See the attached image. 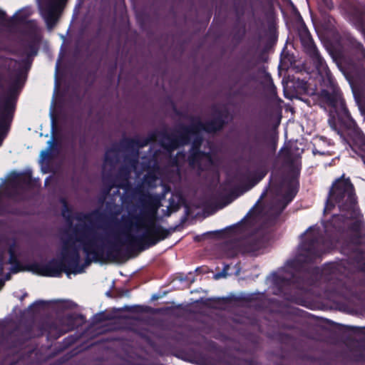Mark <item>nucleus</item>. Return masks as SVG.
Returning a JSON list of instances; mask_svg holds the SVG:
<instances>
[{"instance_id":"obj_1","label":"nucleus","mask_w":365,"mask_h":365,"mask_svg":"<svg viewBox=\"0 0 365 365\" xmlns=\"http://www.w3.org/2000/svg\"><path fill=\"white\" fill-rule=\"evenodd\" d=\"M305 235L299 246V254L297 259L287 261V265L295 272L289 274L288 277L274 275V284L277 289V294L282 295L286 300L294 302V296L289 292L292 287L302 289L304 286L312 285L314 281L307 277L308 273L299 271L302 263L310 264L320 259L325 252V237L319 228L309 227L303 234Z\"/></svg>"},{"instance_id":"obj_2","label":"nucleus","mask_w":365,"mask_h":365,"mask_svg":"<svg viewBox=\"0 0 365 365\" xmlns=\"http://www.w3.org/2000/svg\"><path fill=\"white\" fill-rule=\"evenodd\" d=\"M138 204L140 215L126 220L124 222L125 227L135 226L136 228H145L140 235H126V243L130 251L142 252L155 246L159 242L168 238L171 232L155 222L158 209L160 207V199L158 195L149 192L138 190Z\"/></svg>"},{"instance_id":"obj_3","label":"nucleus","mask_w":365,"mask_h":365,"mask_svg":"<svg viewBox=\"0 0 365 365\" xmlns=\"http://www.w3.org/2000/svg\"><path fill=\"white\" fill-rule=\"evenodd\" d=\"M301 43L304 52L312 59L319 73L324 72V88L318 93V101L322 106H328L339 110L341 116V123L347 129H355L356 123L353 119L346 108L342 92L333 77L324 58L319 53L314 40L307 27L302 29L299 33Z\"/></svg>"},{"instance_id":"obj_4","label":"nucleus","mask_w":365,"mask_h":365,"mask_svg":"<svg viewBox=\"0 0 365 365\" xmlns=\"http://www.w3.org/2000/svg\"><path fill=\"white\" fill-rule=\"evenodd\" d=\"M217 115L212 119L202 122L199 117H191L192 123L188 125H181L178 133H170L168 130H163L160 134L168 140L161 141V147L168 153H171L181 146L188 145L192 137H194L190 151L203 152L201 150L203 138L201 131L207 133H216L222 130L226 125L225 118L228 115V110H215Z\"/></svg>"},{"instance_id":"obj_5","label":"nucleus","mask_w":365,"mask_h":365,"mask_svg":"<svg viewBox=\"0 0 365 365\" xmlns=\"http://www.w3.org/2000/svg\"><path fill=\"white\" fill-rule=\"evenodd\" d=\"M79 250L70 240L63 241L59 259L53 258L46 264L32 263L34 273L43 277H60L64 272L68 277L71 274H78L84 272V266L80 265Z\"/></svg>"},{"instance_id":"obj_6","label":"nucleus","mask_w":365,"mask_h":365,"mask_svg":"<svg viewBox=\"0 0 365 365\" xmlns=\"http://www.w3.org/2000/svg\"><path fill=\"white\" fill-rule=\"evenodd\" d=\"M278 143V135L268 129H257L248 134L245 150L249 154V160L260 170H265L274 158Z\"/></svg>"},{"instance_id":"obj_7","label":"nucleus","mask_w":365,"mask_h":365,"mask_svg":"<svg viewBox=\"0 0 365 365\" xmlns=\"http://www.w3.org/2000/svg\"><path fill=\"white\" fill-rule=\"evenodd\" d=\"M68 240L74 245L75 242L80 244L86 257L84 264H82L84 268L92 262H103V245L98 242L103 238L94 233L92 226L87 224L75 225L72 227L71 234Z\"/></svg>"},{"instance_id":"obj_8","label":"nucleus","mask_w":365,"mask_h":365,"mask_svg":"<svg viewBox=\"0 0 365 365\" xmlns=\"http://www.w3.org/2000/svg\"><path fill=\"white\" fill-rule=\"evenodd\" d=\"M356 196L351 180L344 175L337 178L329 191L324 211L331 210L337 205L341 211L350 212L354 210Z\"/></svg>"},{"instance_id":"obj_9","label":"nucleus","mask_w":365,"mask_h":365,"mask_svg":"<svg viewBox=\"0 0 365 365\" xmlns=\"http://www.w3.org/2000/svg\"><path fill=\"white\" fill-rule=\"evenodd\" d=\"M85 322L81 314H68L58 320L45 321L40 327L41 335H46L48 339H58L69 331H72Z\"/></svg>"},{"instance_id":"obj_10","label":"nucleus","mask_w":365,"mask_h":365,"mask_svg":"<svg viewBox=\"0 0 365 365\" xmlns=\"http://www.w3.org/2000/svg\"><path fill=\"white\" fill-rule=\"evenodd\" d=\"M17 97L13 86L8 91L3 103L0 106V145L8 133L16 110Z\"/></svg>"},{"instance_id":"obj_11","label":"nucleus","mask_w":365,"mask_h":365,"mask_svg":"<svg viewBox=\"0 0 365 365\" xmlns=\"http://www.w3.org/2000/svg\"><path fill=\"white\" fill-rule=\"evenodd\" d=\"M96 235L100 236L103 240L98 241L99 243L103 245V262L107 260L114 261L118 259L122 256V246L125 245L127 246V252L129 256H131L135 251H130L128 249V245L126 243V239L125 241H121L117 237H114V240H109L108 237L110 235L108 232L105 235L98 234L94 231ZM128 233H125V235Z\"/></svg>"},{"instance_id":"obj_12","label":"nucleus","mask_w":365,"mask_h":365,"mask_svg":"<svg viewBox=\"0 0 365 365\" xmlns=\"http://www.w3.org/2000/svg\"><path fill=\"white\" fill-rule=\"evenodd\" d=\"M282 185L285 187L284 192L282 198L275 203V207L279 209V214L283 212L297 195L299 191V182L296 175H292L283 180Z\"/></svg>"},{"instance_id":"obj_13","label":"nucleus","mask_w":365,"mask_h":365,"mask_svg":"<svg viewBox=\"0 0 365 365\" xmlns=\"http://www.w3.org/2000/svg\"><path fill=\"white\" fill-rule=\"evenodd\" d=\"M61 0H47L41 8V14L48 29H53L61 14L63 6Z\"/></svg>"},{"instance_id":"obj_14","label":"nucleus","mask_w":365,"mask_h":365,"mask_svg":"<svg viewBox=\"0 0 365 365\" xmlns=\"http://www.w3.org/2000/svg\"><path fill=\"white\" fill-rule=\"evenodd\" d=\"M75 219L78 221L86 220L91 225H94L96 223L103 224L105 225H108L109 224H118V221L115 217H108L105 212L101 211L99 209L93 210L88 213L77 212L75 216Z\"/></svg>"},{"instance_id":"obj_15","label":"nucleus","mask_w":365,"mask_h":365,"mask_svg":"<svg viewBox=\"0 0 365 365\" xmlns=\"http://www.w3.org/2000/svg\"><path fill=\"white\" fill-rule=\"evenodd\" d=\"M349 18L351 24L365 38V6L358 4L351 7L349 11Z\"/></svg>"},{"instance_id":"obj_16","label":"nucleus","mask_w":365,"mask_h":365,"mask_svg":"<svg viewBox=\"0 0 365 365\" xmlns=\"http://www.w3.org/2000/svg\"><path fill=\"white\" fill-rule=\"evenodd\" d=\"M149 144L146 138H123L120 141V145L123 150L131 151L136 155L138 153L140 148H143Z\"/></svg>"},{"instance_id":"obj_17","label":"nucleus","mask_w":365,"mask_h":365,"mask_svg":"<svg viewBox=\"0 0 365 365\" xmlns=\"http://www.w3.org/2000/svg\"><path fill=\"white\" fill-rule=\"evenodd\" d=\"M266 18L268 26L267 33L266 34L267 44L271 46L276 43L278 38L274 9L271 8L266 13Z\"/></svg>"},{"instance_id":"obj_18","label":"nucleus","mask_w":365,"mask_h":365,"mask_svg":"<svg viewBox=\"0 0 365 365\" xmlns=\"http://www.w3.org/2000/svg\"><path fill=\"white\" fill-rule=\"evenodd\" d=\"M364 228V225L360 220H355L349 225L348 230L351 232L349 235L351 243L355 245H362L365 237Z\"/></svg>"},{"instance_id":"obj_19","label":"nucleus","mask_w":365,"mask_h":365,"mask_svg":"<svg viewBox=\"0 0 365 365\" xmlns=\"http://www.w3.org/2000/svg\"><path fill=\"white\" fill-rule=\"evenodd\" d=\"M199 361L201 365H230L228 358L221 353L201 355Z\"/></svg>"},{"instance_id":"obj_20","label":"nucleus","mask_w":365,"mask_h":365,"mask_svg":"<svg viewBox=\"0 0 365 365\" xmlns=\"http://www.w3.org/2000/svg\"><path fill=\"white\" fill-rule=\"evenodd\" d=\"M255 67V64L250 61H248L242 68L240 71L239 75L237 77L236 83H242V86L245 87L249 83L255 80V76L250 73V71Z\"/></svg>"},{"instance_id":"obj_21","label":"nucleus","mask_w":365,"mask_h":365,"mask_svg":"<svg viewBox=\"0 0 365 365\" xmlns=\"http://www.w3.org/2000/svg\"><path fill=\"white\" fill-rule=\"evenodd\" d=\"M159 166L157 164H155L153 167L150 168L143 177V185H146L148 188H155L157 186V181L159 179L156 173L159 171Z\"/></svg>"},{"instance_id":"obj_22","label":"nucleus","mask_w":365,"mask_h":365,"mask_svg":"<svg viewBox=\"0 0 365 365\" xmlns=\"http://www.w3.org/2000/svg\"><path fill=\"white\" fill-rule=\"evenodd\" d=\"M211 155L207 152L190 151L187 157V163L190 167L195 168L201 167V162L204 158H210Z\"/></svg>"},{"instance_id":"obj_23","label":"nucleus","mask_w":365,"mask_h":365,"mask_svg":"<svg viewBox=\"0 0 365 365\" xmlns=\"http://www.w3.org/2000/svg\"><path fill=\"white\" fill-rule=\"evenodd\" d=\"M123 150L119 144H114L105 153V163L113 166L118 161V152Z\"/></svg>"},{"instance_id":"obj_24","label":"nucleus","mask_w":365,"mask_h":365,"mask_svg":"<svg viewBox=\"0 0 365 365\" xmlns=\"http://www.w3.org/2000/svg\"><path fill=\"white\" fill-rule=\"evenodd\" d=\"M164 308L160 309H153L148 306H143V305H133V306H125L123 307V310L133 312V313H160ZM165 309H168V307L165 308Z\"/></svg>"},{"instance_id":"obj_25","label":"nucleus","mask_w":365,"mask_h":365,"mask_svg":"<svg viewBox=\"0 0 365 365\" xmlns=\"http://www.w3.org/2000/svg\"><path fill=\"white\" fill-rule=\"evenodd\" d=\"M60 202L62 204L61 215L71 225L74 218L72 207L68 204L66 198L61 197Z\"/></svg>"},{"instance_id":"obj_26","label":"nucleus","mask_w":365,"mask_h":365,"mask_svg":"<svg viewBox=\"0 0 365 365\" xmlns=\"http://www.w3.org/2000/svg\"><path fill=\"white\" fill-rule=\"evenodd\" d=\"M262 247V240L257 237H250L244 242L245 251L246 252H255Z\"/></svg>"},{"instance_id":"obj_27","label":"nucleus","mask_w":365,"mask_h":365,"mask_svg":"<svg viewBox=\"0 0 365 365\" xmlns=\"http://www.w3.org/2000/svg\"><path fill=\"white\" fill-rule=\"evenodd\" d=\"M23 212L21 209L11 206L9 203H5L0 200V216H5L6 215H22Z\"/></svg>"},{"instance_id":"obj_28","label":"nucleus","mask_w":365,"mask_h":365,"mask_svg":"<svg viewBox=\"0 0 365 365\" xmlns=\"http://www.w3.org/2000/svg\"><path fill=\"white\" fill-rule=\"evenodd\" d=\"M31 173L24 172L21 173H16L14 178V181L17 185H30L31 183Z\"/></svg>"},{"instance_id":"obj_29","label":"nucleus","mask_w":365,"mask_h":365,"mask_svg":"<svg viewBox=\"0 0 365 365\" xmlns=\"http://www.w3.org/2000/svg\"><path fill=\"white\" fill-rule=\"evenodd\" d=\"M293 84L297 92L299 93L300 94H306L308 93L309 84L306 80L294 77Z\"/></svg>"},{"instance_id":"obj_30","label":"nucleus","mask_w":365,"mask_h":365,"mask_svg":"<svg viewBox=\"0 0 365 365\" xmlns=\"http://www.w3.org/2000/svg\"><path fill=\"white\" fill-rule=\"evenodd\" d=\"M246 222H247V220L245 219H243L238 224L232 225V226H230V227H227L225 230L209 232H207L206 235H219V234H220L222 232H227V231L229 232H231V233H237V232H238L239 231H241L243 229V227L246 225Z\"/></svg>"},{"instance_id":"obj_31","label":"nucleus","mask_w":365,"mask_h":365,"mask_svg":"<svg viewBox=\"0 0 365 365\" xmlns=\"http://www.w3.org/2000/svg\"><path fill=\"white\" fill-rule=\"evenodd\" d=\"M12 267H11V272L14 274L19 273L20 272H32L34 273V269L31 267L32 266V263L30 264L23 265L19 259L16 260V262L11 264Z\"/></svg>"},{"instance_id":"obj_32","label":"nucleus","mask_w":365,"mask_h":365,"mask_svg":"<svg viewBox=\"0 0 365 365\" xmlns=\"http://www.w3.org/2000/svg\"><path fill=\"white\" fill-rule=\"evenodd\" d=\"M8 22L11 26L23 25L27 23V16L24 14H15L9 19Z\"/></svg>"},{"instance_id":"obj_33","label":"nucleus","mask_w":365,"mask_h":365,"mask_svg":"<svg viewBox=\"0 0 365 365\" xmlns=\"http://www.w3.org/2000/svg\"><path fill=\"white\" fill-rule=\"evenodd\" d=\"M16 245L15 242H13L11 244L8 248V253L9 255V258L8 259V262H6V264H11L16 262V260L19 259L18 256L16 253L15 250Z\"/></svg>"},{"instance_id":"obj_34","label":"nucleus","mask_w":365,"mask_h":365,"mask_svg":"<svg viewBox=\"0 0 365 365\" xmlns=\"http://www.w3.org/2000/svg\"><path fill=\"white\" fill-rule=\"evenodd\" d=\"M165 130H167L166 128H165ZM163 130H164V129H163ZM162 131H163V130H160V131H153V132L150 133L148 134V135L146 137V139L148 140L149 143L155 141L158 139V137H160V139L159 140V143H160V145H161V141L162 140H165V142H168V140L164 138L163 137V135L160 134V133Z\"/></svg>"},{"instance_id":"obj_35","label":"nucleus","mask_w":365,"mask_h":365,"mask_svg":"<svg viewBox=\"0 0 365 365\" xmlns=\"http://www.w3.org/2000/svg\"><path fill=\"white\" fill-rule=\"evenodd\" d=\"M10 339L12 342L11 347L15 349L21 348L23 346L26 341V339L20 338L16 334L11 336Z\"/></svg>"},{"instance_id":"obj_36","label":"nucleus","mask_w":365,"mask_h":365,"mask_svg":"<svg viewBox=\"0 0 365 365\" xmlns=\"http://www.w3.org/2000/svg\"><path fill=\"white\" fill-rule=\"evenodd\" d=\"M344 283L341 280H336V286L331 292V297H339L343 294V288Z\"/></svg>"},{"instance_id":"obj_37","label":"nucleus","mask_w":365,"mask_h":365,"mask_svg":"<svg viewBox=\"0 0 365 365\" xmlns=\"http://www.w3.org/2000/svg\"><path fill=\"white\" fill-rule=\"evenodd\" d=\"M233 10L236 16L240 17L245 14V5L241 4L240 1H235L233 4Z\"/></svg>"},{"instance_id":"obj_38","label":"nucleus","mask_w":365,"mask_h":365,"mask_svg":"<svg viewBox=\"0 0 365 365\" xmlns=\"http://www.w3.org/2000/svg\"><path fill=\"white\" fill-rule=\"evenodd\" d=\"M354 48L359 58L365 60V48L364 46L360 42H356L354 44Z\"/></svg>"},{"instance_id":"obj_39","label":"nucleus","mask_w":365,"mask_h":365,"mask_svg":"<svg viewBox=\"0 0 365 365\" xmlns=\"http://www.w3.org/2000/svg\"><path fill=\"white\" fill-rule=\"evenodd\" d=\"M319 6L324 10L331 11L334 8L332 0H317Z\"/></svg>"},{"instance_id":"obj_40","label":"nucleus","mask_w":365,"mask_h":365,"mask_svg":"<svg viewBox=\"0 0 365 365\" xmlns=\"http://www.w3.org/2000/svg\"><path fill=\"white\" fill-rule=\"evenodd\" d=\"M76 338L73 336H68L63 339L62 341L63 349H67L76 342Z\"/></svg>"},{"instance_id":"obj_41","label":"nucleus","mask_w":365,"mask_h":365,"mask_svg":"<svg viewBox=\"0 0 365 365\" xmlns=\"http://www.w3.org/2000/svg\"><path fill=\"white\" fill-rule=\"evenodd\" d=\"M27 48L29 50L28 56H34L38 53V48L34 42H29L27 44Z\"/></svg>"},{"instance_id":"obj_42","label":"nucleus","mask_w":365,"mask_h":365,"mask_svg":"<svg viewBox=\"0 0 365 365\" xmlns=\"http://www.w3.org/2000/svg\"><path fill=\"white\" fill-rule=\"evenodd\" d=\"M129 175V170L125 167H122L119 170V177H123L125 180H128Z\"/></svg>"},{"instance_id":"obj_43","label":"nucleus","mask_w":365,"mask_h":365,"mask_svg":"<svg viewBox=\"0 0 365 365\" xmlns=\"http://www.w3.org/2000/svg\"><path fill=\"white\" fill-rule=\"evenodd\" d=\"M353 260L356 264V265H358L359 263H361V262H363L364 260H365V258H364V256L363 255V254L361 252H359L354 256V257L353 258Z\"/></svg>"},{"instance_id":"obj_44","label":"nucleus","mask_w":365,"mask_h":365,"mask_svg":"<svg viewBox=\"0 0 365 365\" xmlns=\"http://www.w3.org/2000/svg\"><path fill=\"white\" fill-rule=\"evenodd\" d=\"M46 304V302L43 300H38L34 302L31 306L30 308H34V309H38L41 307H43Z\"/></svg>"},{"instance_id":"obj_45","label":"nucleus","mask_w":365,"mask_h":365,"mask_svg":"<svg viewBox=\"0 0 365 365\" xmlns=\"http://www.w3.org/2000/svg\"><path fill=\"white\" fill-rule=\"evenodd\" d=\"M2 240H0V243L2 242ZM5 253L6 250L4 247H0V262H5Z\"/></svg>"},{"instance_id":"obj_46","label":"nucleus","mask_w":365,"mask_h":365,"mask_svg":"<svg viewBox=\"0 0 365 365\" xmlns=\"http://www.w3.org/2000/svg\"><path fill=\"white\" fill-rule=\"evenodd\" d=\"M95 318L96 322H101L106 319L105 314L103 312L99 313L98 314L96 315Z\"/></svg>"},{"instance_id":"obj_47","label":"nucleus","mask_w":365,"mask_h":365,"mask_svg":"<svg viewBox=\"0 0 365 365\" xmlns=\"http://www.w3.org/2000/svg\"><path fill=\"white\" fill-rule=\"evenodd\" d=\"M356 268L360 272L365 273V260H364L363 262H361V263H359L358 265H356Z\"/></svg>"},{"instance_id":"obj_48","label":"nucleus","mask_w":365,"mask_h":365,"mask_svg":"<svg viewBox=\"0 0 365 365\" xmlns=\"http://www.w3.org/2000/svg\"><path fill=\"white\" fill-rule=\"evenodd\" d=\"M180 157H182L184 158L185 157V153L183 151L178 152L176 154V157L173 159V163H176L177 160H178L177 158H180Z\"/></svg>"},{"instance_id":"obj_49","label":"nucleus","mask_w":365,"mask_h":365,"mask_svg":"<svg viewBox=\"0 0 365 365\" xmlns=\"http://www.w3.org/2000/svg\"><path fill=\"white\" fill-rule=\"evenodd\" d=\"M356 360L359 361H363L365 360V354L363 351H361L356 356Z\"/></svg>"},{"instance_id":"obj_50","label":"nucleus","mask_w":365,"mask_h":365,"mask_svg":"<svg viewBox=\"0 0 365 365\" xmlns=\"http://www.w3.org/2000/svg\"><path fill=\"white\" fill-rule=\"evenodd\" d=\"M6 19V14L5 11L0 9V23H3Z\"/></svg>"},{"instance_id":"obj_51","label":"nucleus","mask_w":365,"mask_h":365,"mask_svg":"<svg viewBox=\"0 0 365 365\" xmlns=\"http://www.w3.org/2000/svg\"><path fill=\"white\" fill-rule=\"evenodd\" d=\"M242 299L245 302H250L253 300V296L252 294H248L247 296L242 297Z\"/></svg>"},{"instance_id":"obj_52","label":"nucleus","mask_w":365,"mask_h":365,"mask_svg":"<svg viewBox=\"0 0 365 365\" xmlns=\"http://www.w3.org/2000/svg\"><path fill=\"white\" fill-rule=\"evenodd\" d=\"M173 111L175 112V113L178 115V116H182V113L181 111H180L177 108L176 106L173 104Z\"/></svg>"},{"instance_id":"obj_53","label":"nucleus","mask_w":365,"mask_h":365,"mask_svg":"<svg viewBox=\"0 0 365 365\" xmlns=\"http://www.w3.org/2000/svg\"><path fill=\"white\" fill-rule=\"evenodd\" d=\"M11 279V273L6 274L5 277H1L0 279L4 280V286L5 285V282L8 281Z\"/></svg>"},{"instance_id":"obj_54","label":"nucleus","mask_w":365,"mask_h":365,"mask_svg":"<svg viewBox=\"0 0 365 365\" xmlns=\"http://www.w3.org/2000/svg\"><path fill=\"white\" fill-rule=\"evenodd\" d=\"M114 187H123L122 185L112 184V185H109V187H108L107 192H108Z\"/></svg>"},{"instance_id":"obj_55","label":"nucleus","mask_w":365,"mask_h":365,"mask_svg":"<svg viewBox=\"0 0 365 365\" xmlns=\"http://www.w3.org/2000/svg\"><path fill=\"white\" fill-rule=\"evenodd\" d=\"M359 346L363 349V351L365 350V341L364 340H360L359 342Z\"/></svg>"},{"instance_id":"obj_56","label":"nucleus","mask_w":365,"mask_h":365,"mask_svg":"<svg viewBox=\"0 0 365 365\" xmlns=\"http://www.w3.org/2000/svg\"><path fill=\"white\" fill-rule=\"evenodd\" d=\"M349 329L354 330L355 333H360L361 332V329L359 328V327H349Z\"/></svg>"},{"instance_id":"obj_57","label":"nucleus","mask_w":365,"mask_h":365,"mask_svg":"<svg viewBox=\"0 0 365 365\" xmlns=\"http://www.w3.org/2000/svg\"><path fill=\"white\" fill-rule=\"evenodd\" d=\"M284 2H287L288 4L291 5L292 7L295 8L293 2L291 0H283Z\"/></svg>"},{"instance_id":"obj_58","label":"nucleus","mask_w":365,"mask_h":365,"mask_svg":"<svg viewBox=\"0 0 365 365\" xmlns=\"http://www.w3.org/2000/svg\"><path fill=\"white\" fill-rule=\"evenodd\" d=\"M48 151H42L41 152V156L43 157V158H46L47 155H48Z\"/></svg>"},{"instance_id":"obj_59","label":"nucleus","mask_w":365,"mask_h":365,"mask_svg":"<svg viewBox=\"0 0 365 365\" xmlns=\"http://www.w3.org/2000/svg\"><path fill=\"white\" fill-rule=\"evenodd\" d=\"M270 91L272 93H273L274 95H276L277 94V92H276V88L274 86H272L271 88H270Z\"/></svg>"},{"instance_id":"obj_60","label":"nucleus","mask_w":365,"mask_h":365,"mask_svg":"<svg viewBox=\"0 0 365 365\" xmlns=\"http://www.w3.org/2000/svg\"><path fill=\"white\" fill-rule=\"evenodd\" d=\"M4 287V280L0 279V290Z\"/></svg>"},{"instance_id":"obj_61","label":"nucleus","mask_w":365,"mask_h":365,"mask_svg":"<svg viewBox=\"0 0 365 365\" xmlns=\"http://www.w3.org/2000/svg\"><path fill=\"white\" fill-rule=\"evenodd\" d=\"M225 301V299L222 298V299H213V301L215 302H220V301Z\"/></svg>"},{"instance_id":"obj_62","label":"nucleus","mask_w":365,"mask_h":365,"mask_svg":"<svg viewBox=\"0 0 365 365\" xmlns=\"http://www.w3.org/2000/svg\"><path fill=\"white\" fill-rule=\"evenodd\" d=\"M153 299H158V296L157 295H153V297H152Z\"/></svg>"},{"instance_id":"obj_63","label":"nucleus","mask_w":365,"mask_h":365,"mask_svg":"<svg viewBox=\"0 0 365 365\" xmlns=\"http://www.w3.org/2000/svg\"><path fill=\"white\" fill-rule=\"evenodd\" d=\"M19 80V77H18V78H17V79H16V81H15V85L18 83Z\"/></svg>"},{"instance_id":"obj_64","label":"nucleus","mask_w":365,"mask_h":365,"mask_svg":"<svg viewBox=\"0 0 365 365\" xmlns=\"http://www.w3.org/2000/svg\"><path fill=\"white\" fill-rule=\"evenodd\" d=\"M3 88H4L3 84H2L1 83H0V88H1V89H2Z\"/></svg>"}]
</instances>
